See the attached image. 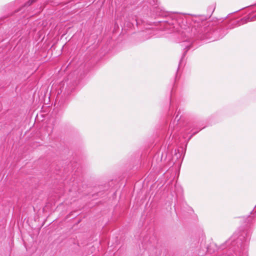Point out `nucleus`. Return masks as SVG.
Instances as JSON below:
<instances>
[{
  "label": "nucleus",
  "mask_w": 256,
  "mask_h": 256,
  "mask_svg": "<svg viewBox=\"0 0 256 256\" xmlns=\"http://www.w3.org/2000/svg\"><path fill=\"white\" fill-rule=\"evenodd\" d=\"M256 20V13H254L250 14L246 18H242L241 21V24H244L247 22L253 21Z\"/></svg>",
  "instance_id": "1"
},
{
  "label": "nucleus",
  "mask_w": 256,
  "mask_h": 256,
  "mask_svg": "<svg viewBox=\"0 0 256 256\" xmlns=\"http://www.w3.org/2000/svg\"><path fill=\"white\" fill-rule=\"evenodd\" d=\"M160 26L164 28V30H170L173 28L172 24L166 21L162 22Z\"/></svg>",
  "instance_id": "2"
},
{
  "label": "nucleus",
  "mask_w": 256,
  "mask_h": 256,
  "mask_svg": "<svg viewBox=\"0 0 256 256\" xmlns=\"http://www.w3.org/2000/svg\"><path fill=\"white\" fill-rule=\"evenodd\" d=\"M36 0H29L25 4L26 6H30L32 3H34V2H36Z\"/></svg>",
  "instance_id": "3"
}]
</instances>
